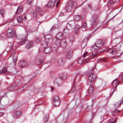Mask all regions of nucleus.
I'll use <instances>...</instances> for the list:
<instances>
[{
    "label": "nucleus",
    "instance_id": "1",
    "mask_svg": "<svg viewBox=\"0 0 123 123\" xmlns=\"http://www.w3.org/2000/svg\"><path fill=\"white\" fill-rule=\"evenodd\" d=\"M6 35L9 37H13L16 36V32L14 29L10 27L7 30Z\"/></svg>",
    "mask_w": 123,
    "mask_h": 123
},
{
    "label": "nucleus",
    "instance_id": "2",
    "mask_svg": "<svg viewBox=\"0 0 123 123\" xmlns=\"http://www.w3.org/2000/svg\"><path fill=\"white\" fill-rule=\"evenodd\" d=\"M45 41L43 42L42 43V45L43 47L47 46V43H51L53 41L52 37L50 35L44 37Z\"/></svg>",
    "mask_w": 123,
    "mask_h": 123
},
{
    "label": "nucleus",
    "instance_id": "3",
    "mask_svg": "<svg viewBox=\"0 0 123 123\" xmlns=\"http://www.w3.org/2000/svg\"><path fill=\"white\" fill-rule=\"evenodd\" d=\"M97 54V52H95V54L92 53V55H90V56L86 58L83 61L82 58H80L79 59L78 61L77 62L79 64H80L82 63H85L88 62L90 60L89 59L90 58L94 57Z\"/></svg>",
    "mask_w": 123,
    "mask_h": 123
},
{
    "label": "nucleus",
    "instance_id": "4",
    "mask_svg": "<svg viewBox=\"0 0 123 123\" xmlns=\"http://www.w3.org/2000/svg\"><path fill=\"white\" fill-rule=\"evenodd\" d=\"M77 3L76 2H72L69 3L68 6L66 7V9L68 11H72L75 10V8L77 7H76Z\"/></svg>",
    "mask_w": 123,
    "mask_h": 123
},
{
    "label": "nucleus",
    "instance_id": "5",
    "mask_svg": "<svg viewBox=\"0 0 123 123\" xmlns=\"http://www.w3.org/2000/svg\"><path fill=\"white\" fill-rule=\"evenodd\" d=\"M121 44L119 43L116 45V50H113L112 49H110L107 51V52L110 54H112L114 55L115 54L117 50H119L120 49L121 47Z\"/></svg>",
    "mask_w": 123,
    "mask_h": 123
},
{
    "label": "nucleus",
    "instance_id": "6",
    "mask_svg": "<svg viewBox=\"0 0 123 123\" xmlns=\"http://www.w3.org/2000/svg\"><path fill=\"white\" fill-rule=\"evenodd\" d=\"M96 75L93 73L90 74L88 76V84L89 85H91L93 83V81L96 78Z\"/></svg>",
    "mask_w": 123,
    "mask_h": 123
},
{
    "label": "nucleus",
    "instance_id": "7",
    "mask_svg": "<svg viewBox=\"0 0 123 123\" xmlns=\"http://www.w3.org/2000/svg\"><path fill=\"white\" fill-rule=\"evenodd\" d=\"M17 48V47L15 46H13L11 47L10 46L7 47L6 50L7 52L10 51L11 54L13 55L15 53V51Z\"/></svg>",
    "mask_w": 123,
    "mask_h": 123
},
{
    "label": "nucleus",
    "instance_id": "8",
    "mask_svg": "<svg viewBox=\"0 0 123 123\" xmlns=\"http://www.w3.org/2000/svg\"><path fill=\"white\" fill-rule=\"evenodd\" d=\"M52 100L54 102V104L55 106H57L60 105L59 99L57 96H54L52 98Z\"/></svg>",
    "mask_w": 123,
    "mask_h": 123
},
{
    "label": "nucleus",
    "instance_id": "9",
    "mask_svg": "<svg viewBox=\"0 0 123 123\" xmlns=\"http://www.w3.org/2000/svg\"><path fill=\"white\" fill-rule=\"evenodd\" d=\"M67 77V75L65 74H64L60 76V77L56 79L55 80V82L57 83H59L62 81V79H66Z\"/></svg>",
    "mask_w": 123,
    "mask_h": 123
},
{
    "label": "nucleus",
    "instance_id": "10",
    "mask_svg": "<svg viewBox=\"0 0 123 123\" xmlns=\"http://www.w3.org/2000/svg\"><path fill=\"white\" fill-rule=\"evenodd\" d=\"M41 11V9H40L39 7H37L36 9V11L33 12V18H36L37 16V12H40Z\"/></svg>",
    "mask_w": 123,
    "mask_h": 123
},
{
    "label": "nucleus",
    "instance_id": "11",
    "mask_svg": "<svg viewBox=\"0 0 123 123\" xmlns=\"http://www.w3.org/2000/svg\"><path fill=\"white\" fill-rule=\"evenodd\" d=\"M99 47H100L99 45H98L97 44H94L93 46H92V47L91 48L90 50H91V51H90V52H93L95 50L98 49L99 48Z\"/></svg>",
    "mask_w": 123,
    "mask_h": 123
},
{
    "label": "nucleus",
    "instance_id": "12",
    "mask_svg": "<svg viewBox=\"0 0 123 123\" xmlns=\"http://www.w3.org/2000/svg\"><path fill=\"white\" fill-rule=\"evenodd\" d=\"M120 40V39L118 38L114 39L112 42L113 46H115L116 45L119 43Z\"/></svg>",
    "mask_w": 123,
    "mask_h": 123
},
{
    "label": "nucleus",
    "instance_id": "13",
    "mask_svg": "<svg viewBox=\"0 0 123 123\" xmlns=\"http://www.w3.org/2000/svg\"><path fill=\"white\" fill-rule=\"evenodd\" d=\"M87 24L85 22H84L81 26V30L83 31H86V28L87 27Z\"/></svg>",
    "mask_w": 123,
    "mask_h": 123
},
{
    "label": "nucleus",
    "instance_id": "14",
    "mask_svg": "<svg viewBox=\"0 0 123 123\" xmlns=\"http://www.w3.org/2000/svg\"><path fill=\"white\" fill-rule=\"evenodd\" d=\"M44 52L46 53H48L51 52L52 50L50 47H48L44 48Z\"/></svg>",
    "mask_w": 123,
    "mask_h": 123
},
{
    "label": "nucleus",
    "instance_id": "15",
    "mask_svg": "<svg viewBox=\"0 0 123 123\" xmlns=\"http://www.w3.org/2000/svg\"><path fill=\"white\" fill-rule=\"evenodd\" d=\"M75 24L74 21V20H71L69 21L67 25V26L72 27L74 26Z\"/></svg>",
    "mask_w": 123,
    "mask_h": 123
},
{
    "label": "nucleus",
    "instance_id": "16",
    "mask_svg": "<svg viewBox=\"0 0 123 123\" xmlns=\"http://www.w3.org/2000/svg\"><path fill=\"white\" fill-rule=\"evenodd\" d=\"M118 79H115L112 82V85H115L116 87L118 84L119 83L118 82Z\"/></svg>",
    "mask_w": 123,
    "mask_h": 123
},
{
    "label": "nucleus",
    "instance_id": "17",
    "mask_svg": "<svg viewBox=\"0 0 123 123\" xmlns=\"http://www.w3.org/2000/svg\"><path fill=\"white\" fill-rule=\"evenodd\" d=\"M57 42L58 43L57 44V45L58 46H60L61 44V43H62V42H63L64 44L65 45L66 44V40L65 39H63L61 42L60 41H58V40H57L56 41V43H57Z\"/></svg>",
    "mask_w": 123,
    "mask_h": 123
},
{
    "label": "nucleus",
    "instance_id": "18",
    "mask_svg": "<svg viewBox=\"0 0 123 123\" xmlns=\"http://www.w3.org/2000/svg\"><path fill=\"white\" fill-rule=\"evenodd\" d=\"M114 1L113 0H110L107 3V5L109 7H113L114 4L113 3Z\"/></svg>",
    "mask_w": 123,
    "mask_h": 123
},
{
    "label": "nucleus",
    "instance_id": "19",
    "mask_svg": "<svg viewBox=\"0 0 123 123\" xmlns=\"http://www.w3.org/2000/svg\"><path fill=\"white\" fill-rule=\"evenodd\" d=\"M62 34L61 33H59L57 34L56 37V39H61L62 38Z\"/></svg>",
    "mask_w": 123,
    "mask_h": 123
},
{
    "label": "nucleus",
    "instance_id": "20",
    "mask_svg": "<svg viewBox=\"0 0 123 123\" xmlns=\"http://www.w3.org/2000/svg\"><path fill=\"white\" fill-rule=\"evenodd\" d=\"M103 41L102 40H97V44L99 45V47L103 45Z\"/></svg>",
    "mask_w": 123,
    "mask_h": 123
},
{
    "label": "nucleus",
    "instance_id": "21",
    "mask_svg": "<svg viewBox=\"0 0 123 123\" xmlns=\"http://www.w3.org/2000/svg\"><path fill=\"white\" fill-rule=\"evenodd\" d=\"M67 58H70L72 56V52L71 51H68L67 52Z\"/></svg>",
    "mask_w": 123,
    "mask_h": 123
},
{
    "label": "nucleus",
    "instance_id": "22",
    "mask_svg": "<svg viewBox=\"0 0 123 123\" xmlns=\"http://www.w3.org/2000/svg\"><path fill=\"white\" fill-rule=\"evenodd\" d=\"M22 7L21 6H19L18 7L17 10V13L20 14L21 13L22 11Z\"/></svg>",
    "mask_w": 123,
    "mask_h": 123
},
{
    "label": "nucleus",
    "instance_id": "23",
    "mask_svg": "<svg viewBox=\"0 0 123 123\" xmlns=\"http://www.w3.org/2000/svg\"><path fill=\"white\" fill-rule=\"evenodd\" d=\"M17 20L18 22L19 23H21L23 21L22 18L20 16H18L17 17Z\"/></svg>",
    "mask_w": 123,
    "mask_h": 123
},
{
    "label": "nucleus",
    "instance_id": "24",
    "mask_svg": "<svg viewBox=\"0 0 123 123\" xmlns=\"http://www.w3.org/2000/svg\"><path fill=\"white\" fill-rule=\"evenodd\" d=\"M74 19L75 21H78L80 19V16L78 15H74Z\"/></svg>",
    "mask_w": 123,
    "mask_h": 123
},
{
    "label": "nucleus",
    "instance_id": "25",
    "mask_svg": "<svg viewBox=\"0 0 123 123\" xmlns=\"http://www.w3.org/2000/svg\"><path fill=\"white\" fill-rule=\"evenodd\" d=\"M54 5L52 2H51V1L47 4L46 6L50 8L52 7Z\"/></svg>",
    "mask_w": 123,
    "mask_h": 123
},
{
    "label": "nucleus",
    "instance_id": "26",
    "mask_svg": "<svg viewBox=\"0 0 123 123\" xmlns=\"http://www.w3.org/2000/svg\"><path fill=\"white\" fill-rule=\"evenodd\" d=\"M93 86H91L89 88L88 90V94L91 93L93 92Z\"/></svg>",
    "mask_w": 123,
    "mask_h": 123
},
{
    "label": "nucleus",
    "instance_id": "27",
    "mask_svg": "<svg viewBox=\"0 0 123 123\" xmlns=\"http://www.w3.org/2000/svg\"><path fill=\"white\" fill-rule=\"evenodd\" d=\"M7 70V69L6 68H3L2 70H0V74L4 73L6 72Z\"/></svg>",
    "mask_w": 123,
    "mask_h": 123
},
{
    "label": "nucleus",
    "instance_id": "28",
    "mask_svg": "<svg viewBox=\"0 0 123 123\" xmlns=\"http://www.w3.org/2000/svg\"><path fill=\"white\" fill-rule=\"evenodd\" d=\"M0 13L2 16L3 17L5 15V12L3 9H1L0 10Z\"/></svg>",
    "mask_w": 123,
    "mask_h": 123
},
{
    "label": "nucleus",
    "instance_id": "29",
    "mask_svg": "<svg viewBox=\"0 0 123 123\" xmlns=\"http://www.w3.org/2000/svg\"><path fill=\"white\" fill-rule=\"evenodd\" d=\"M32 42H30L29 43L27 44L26 46L27 49H29L32 46Z\"/></svg>",
    "mask_w": 123,
    "mask_h": 123
},
{
    "label": "nucleus",
    "instance_id": "30",
    "mask_svg": "<svg viewBox=\"0 0 123 123\" xmlns=\"http://www.w3.org/2000/svg\"><path fill=\"white\" fill-rule=\"evenodd\" d=\"M21 114V112L20 111H18L14 113V115L15 116L18 117L20 116Z\"/></svg>",
    "mask_w": 123,
    "mask_h": 123
},
{
    "label": "nucleus",
    "instance_id": "31",
    "mask_svg": "<svg viewBox=\"0 0 123 123\" xmlns=\"http://www.w3.org/2000/svg\"><path fill=\"white\" fill-rule=\"evenodd\" d=\"M123 104V99L122 101H121L120 103H117L115 105H116L117 107H118L119 105H120L121 104Z\"/></svg>",
    "mask_w": 123,
    "mask_h": 123
},
{
    "label": "nucleus",
    "instance_id": "32",
    "mask_svg": "<svg viewBox=\"0 0 123 123\" xmlns=\"http://www.w3.org/2000/svg\"><path fill=\"white\" fill-rule=\"evenodd\" d=\"M12 56V58L13 59V62L14 63L16 61L17 57L15 56H12V55L11 56V57Z\"/></svg>",
    "mask_w": 123,
    "mask_h": 123
},
{
    "label": "nucleus",
    "instance_id": "33",
    "mask_svg": "<svg viewBox=\"0 0 123 123\" xmlns=\"http://www.w3.org/2000/svg\"><path fill=\"white\" fill-rule=\"evenodd\" d=\"M49 117L48 115H46L44 116V121L45 122H47L48 121L47 119Z\"/></svg>",
    "mask_w": 123,
    "mask_h": 123
},
{
    "label": "nucleus",
    "instance_id": "34",
    "mask_svg": "<svg viewBox=\"0 0 123 123\" xmlns=\"http://www.w3.org/2000/svg\"><path fill=\"white\" fill-rule=\"evenodd\" d=\"M33 0H27V4L30 5L32 2Z\"/></svg>",
    "mask_w": 123,
    "mask_h": 123
},
{
    "label": "nucleus",
    "instance_id": "35",
    "mask_svg": "<svg viewBox=\"0 0 123 123\" xmlns=\"http://www.w3.org/2000/svg\"><path fill=\"white\" fill-rule=\"evenodd\" d=\"M92 26H93L95 24V20H94L93 18V20H92Z\"/></svg>",
    "mask_w": 123,
    "mask_h": 123
},
{
    "label": "nucleus",
    "instance_id": "36",
    "mask_svg": "<svg viewBox=\"0 0 123 123\" xmlns=\"http://www.w3.org/2000/svg\"><path fill=\"white\" fill-rule=\"evenodd\" d=\"M57 0H51V2H52L54 5L56 4L55 3Z\"/></svg>",
    "mask_w": 123,
    "mask_h": 123
},
{
    "label": "nucleus",
    "instance_id": "37",
    "mask_svg": "<svg viewBox=\"0 0 123 123\" xmlns=\"http://www.w3.org/2000/svg\"><path fill=\"white\" fill-rule=\"evenodd\" d=\"M111 122H112V123H115L116 121V119L115 118L114 119H111Z\"/></svg>",
    "mask_w": 123,
    "mask_h": 123
},
{
    "label": "nucleus",
    "instance_id": "38",
    "mask_svg": "<svg viewBox=\"0 0 123 123\" xmlns=\"http://www.w3.org/2000/svg\"><path fill=\"white\" fill-rule=\"evenodd\" d=\"M40 40V39L39 38H36L35 39L37 43L39 42Z\"/></svg>",
    "mask_w": 123,
    "mask_h": 123
},
{
    "label": "nucleus",
    "instance_id": "39",
    "mask_svg": "<svg viewBox=\"0 0 123 123\" xmlns=\"http://www.w3.org/2000/svg\"><path fill=\"white\" fill-rule=\"evenodd\" d=\"M82 11L84 12H85L87 11V9L86 8H85L82 9Z\"/></svg>",
    "mask_w": 123,
    "mask_h": 123
},
{
    "label": "nucleus",
    "instance_id": "40",
    "mask_svg": "<svg viewBox=\"0 0 123 123\" xmlns=\"http://www.w3.org/2000/svg\"><path fill=\"white\" fill-rule=\"evenodd\" d=\"M88 53V52H86V53H84V57H86V56H87V53Z\"/></svg>",
    "mask_w": 123,
    "mask_h": 123
},
{
    "label": "nucleus",
    "instance_id": "41",
    "mask_svg": "<svg viewBox=\"0 0 123 123\" xmlns=\"http://www.w3.org/2000/svg\"><path fill=\"white\" fill-rule=\"evenodd\" d=\"M80 27V26L78 25H76L75 27L77 29H78Z\"/></svg>",
    "mask_w": 123,
    "mask_h": 123
},
{
    "label": "nucleus",
    "instance_id": "42",
    "mask_svg": "<svg viewBox=\"0 0 123 123\" xmlns=\"http://www.w3.org/2000/svg\"><path fill=\"white\" fill-rule=\"evenodd\" d=\"M101 121H103L104 119V117L103 116H101L100 117Z\"/></svg>",
    "mask_w": 123,
    "mask_h": 123
},
{
    "label": "nucleus",
    "instance_id": "43",
    "mask_svg": "<svg viewBox=\"0 0 123 123\" xmlns=\"http://www.w3.org/2000/svg\"><path fill=\"white\" fill-rule=\"evenodd\" d=\"M88 8L89 9H91L92 8V6L88 4Z\"/></svg>",
    "mask_w": 123,
    "mask_h": 123
},
{
    "label": "nucleus",
    "instance_id": "44",
    "mask_svg": "<svg viewBox=\"0 0 123 123\" xmlns=\"http://www.w3.org/2000/svg\"><path fill=\"white\" fill-rule=\"evenodd\" d=\"M120 0H113L114 1V2L116 3H118V2Z\"/></svg>",
    "mask_w": 123,
    "mask_h": 123
},
{
    "label": "nucleus",
    "instance_id": "45",
    "mask_svg": "<svg viewBox=\"0 0 123 123\" xmlns=\"http://www.w3.org/2000/svg\"><path fill=\"white\" fill-rule=\"evenodd\" d=\"M60 2V1L59 0L58 1V2L56 3V7H57L58 6V5L59 3V2Z\"/></svg>",
    "mask_w": 123,
    "mask_h": 123
},
{
    "label": "nucleus",
    "instance_id": "46",
    "mask_svg": "<svg viewBox=\"0 0 123 123\" xmlns=\"http://www.w3.org/2000/svg\"><path fill=\"white\" fill-rule=\"evenodd\" d=\"M120 25H122V28H123V20L121 22Z\"/></svg>",
    "mask_w": 123,
    "mask_h": 123
},
{
    "label": "nucleus",
    "instance_id": "47",
    "mask_svg": "<svg viewBox=\"0 0 123 123\" xmlns=\"http://www.w3.org/2000/svg\"><path fill=\"white\" fill-rule=\"evenodd\" d=\"M115 111H113L112 113V116H113L115 114Z\"/></svg>",
    "mask_w": 123,
    "mask_h": 123
},
{
    "label": "nucleus",
    "instance_id": "48",
    "mask_svg": "<svg viewBox=\"0 0 123 123\" xmlns=\"http://www.w3.org/2000/svg\"><path fill=\"white\" fill-rule=\"evenodd\" d=\"M111 120H110V121H108L107 123H112V122H111Z\"/></svg>",
    "mask_w": 123,
    "mask_h": 123
},
{
    "label": "nucleus",
    "instance_id": "49",
    "mask_svg": "<svg viewBox=\"0 0 123 123\" xmlns=\"http://www.w3.org/2000/svg\"><path fill=\"white\" fill-rule=\"evenodd\" d=\"M95 112H93L92 113V117H93V116L95 115Z\"/></svg>",
    "mask_w": 123,
    "mask_h": 123
},
{
    "label": "nucleus",
    "instance_id": "50",
    "mask_svg": "<svg viewBox=\"0 0 123 123\" xmlns=\"http://www.w3.org/2000/svg\"><path fill=\"white\" fill-rule=\"evenodd\" d=\"M101 61H105V60L104 59H101Z\"/></svg>",
    "mask_w": 123,
    "mask_h": 123
},
{
    "label": "nucleus",
    "instance_id": "51",
    "mask_svg": "<svg viewBox=\"0 0 123 123\" xmlns=\"http://www.w3.org/2000/svg\"><path fill=\"white\" fill-rule=\"evenodd\" d=\"M70 41L71 42V43H72L73 42H72V40H71V39H70Z\"/></svg>",
    "mask_w": 123,
    "mask_h": 123
},
{
    "label": "nucleus",
    "instance_id": "52",
    "mask_svg": "<svg viewBox=\"0 0 123 123\" xmlns=\"http://www.w3.org/2000/svg\"><path fill=\"white\" fill-rule=\"evenodd\" d=\"M24 18L25 19H26V17L25 16Z\"/></svg>",
    "mask_w": 123,
    "mask_h": 123
},
{
    "label": "nucleus",
    "instance_id": "53",
    "mask_svg": "<svg viewBox=\"0 0 123 123\" xmlns=\"http://www.w3.org/2000/svg\"><path fill=\"white\" fill-rule=\"evenodd\" d=\"M17 25V24H13V25Z\"/></svg>",
    "mask_w": 123,
    "mask_h": 123
},
{
    "label": "nucleus",
    "instance_id": "54",
    "mask_svg": "<svg viewBox=\"0 0 123 123\" xmlns=\"http://www.w3.org/2000/svg\"><path fill=\"white\" fill-rule=\"evenodd\" d=\"M74 80L73 81V83H74Z\"/></svg>",
    "mask_w": 123,
    "mask_h": 123
},
{
    "label": "nucleus",
    "instance_id": "55",
    "mask_svg": "<svg viewBox=\"0 0 123 123\" xmlns=\"http://www.w3.org/2000/svg\"><path fill=\"white\" fill-rule=\"evenodd\" d=\"M114 92V91H113V92H112V93L111 94H113V93Z\"/></svg>",
    "mask_w": 123,
    "mask_h": 123
},
{
    "label": "nucleus",
    "instance_id": "56",
    "mask_svg": "<svg viewBox=\"0 0 123 123\" xmlns=\"http://www.w3.org/2000/svg\"><path fill=\"white\" fill-rule=\"evenodd\" d=\"M2 114V113L1 112L0 113V115H1Z\"/></svg>",
    "mask_w": 123,
    "mask_h": 123
},
{
    "label": "nucleus",
    "instance_id": "57",
    "mask_svg": "<svg viewBox=\"0 0 123 123\" xmlns=\"http://www.w3.org/2000/svg\"><path fill=\"white\" fill-rule=\"evenodd\" d=\"M23 44V43H21V45Z\"/></svg>",
    "mask_w": 123,
    "mask_h": 123
},
{
    "label": "nucleus",
    "instance_id": "58",
    "mask_svg": "<svg viewBox=\"0 0 123 123\" xmlns=\"http://www.w3.org/2000/svg\"><path fill=\"white\" fill-rule=\"evenodd\" d=\"M73 40H74V38H72V40H73Z\"/></svg>",
    "mask_w": 123,
    "mask_h": 123
},
{
    "label": "nucleus",
    "instance_id": "59",
    "mask_svg": "<svg viewBox=\"0 0 123 123\" xmlns=\"http://www.w3.org/2000/svg\"><path fill=\"white\" fill-rule=\"evenodd\" d=\"M27 40V39H25V41H26Z\"/></svg>",
    "mask_w": 123,
    "mask_h": 123
},
{
    "label": "nucleus",
    "instance_id": "60",
    "mask_svg": "<svg viewBox=\"0 0 123 123\" xmlns=\"http://www.w3.org/2000/svg\"><path fill=\"white\" fill-rule=\"evenodd\" d=\"M52 91H53V89L52 88Z\"/></svg>",
    "mask_w": 123,
    "mask_h": 123
},
{
    "label": "nucleus",
    "instance_id": "61",
    "mask_svg": "<svg viewBox=\"0 0 123 123\" xmlns=\"http://www.w3.org/2000/svg\"><path fill=\"white\" fill-rule=\"evenodd\" d=\"M23 43H24V41H23Z\"/></svg>",
    "mask_w": 123,
    "mask_h": 123
},
{
    "label": "nucleus",
    "instance_id": "62",
    "mask_svg": "<svg viewBox=\"0 0 123 123\" xmlns=\"http://www.w3.org/2000/svg\"><path fill=\"white\" fill-rule=\"evenodd\" d=\"M122 43L123 44V43Z\"/></svg>",
    "mask_w": 123,
    "mask_h": 123
}]
</instances>
